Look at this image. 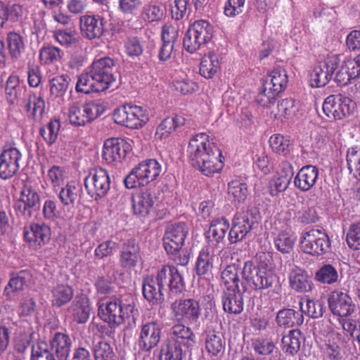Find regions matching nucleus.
<instances>
[{"mask_svg": "<svg viewBox=\"0 0 360 360\" xmlns=\"http://www.w3.org/2000/svg\"><path fill=\"white\" fill-rule=\"evenodd\" d=\"M188 153L192 165L208 177L218 174L224 167L221 150L205 133L198 134L191 139Z\"/></svg>", "mask_w": 360, "mask_h": 360, "instance_id": "obj_1", "label": "nucleus"}, {"mask_svg": "<svg viewBox=\"0 0 360 360\" xmlns=\"http://www.w3.org/2000/svg\"><path fill=\"white\" fill-rule=\"evenodd\" d=\"M115 65V60L110 57L94 60L88 71L79 76L76 91L84 94L105 91L115 80L112 74Z\"/></svg>", "mask_w": 360, "mask_h": 360, "instance_id": "obj_2", "label": "nucleus"}, {"mask_svg": "<svg viewBox=\"0 0 360 360\" xmlns=\"http://www.w3.org/2000/svg\"><path fill=\"white\" fill-rule=\"evenodd\" d=\"M98 315L111 328L127 323V328L133 329L136 327L139 313L132 297L126 302L113 297L105 303L99 304Z\"/></svg>", "mask_w": 360, "mask_h": 360, "instance_id": "obj_3", "label": "nucleus"}, {"mask_svg": "<svg viewBox=\"0 0 360 360\" xmlns=\"http://www.w3.org/2000/svg\"><path fill=\"white\" fill-rule=\"evenodd\" d=\"M242 275L241 285L244 292L269 288L276 291L281 288L277 274L263 264L255 265L252 261H247L244 263Z\"/></svg>", "mask_w": 360, "mask_h": 360, "instance_id": "obj_4", "label": "nucleus"}, {"mask_svg": "<svg viewBox=\"0 0 360 360\" xmlns=\"http://www.w3.org/2000/svg\"><path fill=\"white\" fill-rule=\"evenodd\" d=\"M300 247L303 252L313 257H320L331 252V240L324 229H311L302 231Z\"/></svg>", "mask_w": 360, "mask_h": 360, "instance_id": "obj_5", "label": "nucleus"}, {"mask_svg": "<svg viewBox=\"0 0 360 360\" xmlns=\"http://www.w3.org/2000/svg\"><path fill=\"white\" fill-rule=\"evenodd\" d=\"M259 219V212L257 207H248L235 214L232 226L229 233L231 243L241 241L252 230L257 228Z\"/></svg>", "mask_w": 360, "mask_h": 360, "instance_id": "obj_6", "label": "nucleus"}, {"mask_svg": "<svg viewBox=\"0 0 360 360\" xmlns=\"http://www.w3.org/2000/svg\"><path fill=\"white\" fill-rule=\"evenodd\" d=\"M49 360H67L70 352L72 340L65 333H56L48 344L39 340L32 345Z\"/></svg>", "mask_w": 360, "mask_h": 360, "instance_id": "obj_7", "label": "nucleus"}, {"mask_svg": "<svg viewBox=\"0 0 360 360\" xmlns=\"http://www.w3.org/2000/svg\"><path fill=\"white\" fill-rule=\"evenodd\" d=\"M105 107L100 101H89L84 103H73L69 108L68 118L75 126H84L100 116Z\"/></svg>", "mask_w": 360, "mask_h": 360, "instance_id": "obj_8", "label": "nucleus"}, {"mask_svg": "<svg viewBox=\"0 0 360 360\" xmlns=\"http://www.w3.org/2000/svg\"><path fill=\"white\" fill-rule=\"evenodd\" d=\"M171 311L174 319L188 326H198L202 310L198 301L193 298L179 299L171 304Z\"/></svg>", "mask_w": 360, "mask_h": 360, "instance_id": "obj_9", "label": "nucleus"}, {"mask_svg": "<svg viewBox=\"0 0 360 360\" xmlns=\"http://www.w3.org/2000/svg\"><path fill=\"white\" fill-rule=\"evenodd\" d=\"M340 63L338 55L328 56L324 60L316 63L309 73V82L312 88L326 86L332 79L334 72Z\"/></svg>", "mask_w": 360, "mask_h": 360, "instance_id": "obj_10", "label": "nucleus"}, {"mask_svg": "<svg viewBox=\"0 0 360 360\" xmlns=\"http://www.w3.org/2000/svg\"><path fill=\"white\" fill-rule=\"evenodd\" d=\"M114 121L130 129H139L147 122L148 117L143 108L138 105H124L115 110Z\"/></svg>", "mask_w": 360, "mask_h": 360, "instance_id": "obj_11", "label": "nucleus"}, {"mask_svg": "<svg viewBox=\"0 0 360 360\" xmlns=\"http://www.w3.org/2000/svg\"><path fill=\"white\" fill-rule=\"evenodd\" d=\"M322 108L329 119L342 120L352 112L354 103L341 94L330 95L325 99Z\"/></svg>", "mask_w": 360, "mask_h": 360, "instance_id": "obj_12", "label": "nucleus"}, {"mask_svg": "<svg viewBox=\"0 0 360 360\" xmlns=\"http://www.w3.org/2000/svg\"><path fill=\"white\" fill-rule=\"evenodd\" d=\"M154 276L165 290L167 288L172 294L180 293L184 290L183 276L174 265H163Z\"/></svg>", "mask_w": 360, "mask_h": 360, "instance_id": "obj_13", "label": "nucleus"}, {"mask_svg": "<svg viewBox=\"0 0 360 360\" xmlns=\"http://www.w3.org/2000/svg\"><path fill=\"white\" fill-rule=\"evenodd\" d=\"M165 170L155 159H148L136 165L124 180H157L163 177Z\"/></svg>", "mask_w": 360, "mask_h": 360, "instance_id": "obj_14", "label": "nucleus"}, {"mask_svg": "<svg viewBox=\"0 0 360 360\" xmlns=\"http://www.w3.org/2000/svg\"><path fill=\"white\" fill-rule=\"evenodd\" d=\"M328 305L330 312L339 317H349L356 311L352 297L345 292L335 290L328 295Z\"/></svg>", "mask_w": 360, "mask_h": 360, "instance_id": "obj_15", "label": "nucleus"}, {"mask_svg": "<svg viewBox=\"0 0 360 360\" xmlns=\"http://www.w3.org/2000/svg\"><path fill=\"white\" fill-rule=\"evenodd\" d=\"M188 234V227L184 222L169 224L163 237L164 248L167 252L180 250Z\"/></svg>", "mask_w": 360, "mask_h": 360, "instance_id": "obj_16", "label": "nucleus"}, {"mask_svg": "<svg viewBox=\"0 0 360 360\" xmlns=\"http://www.w3.org/2000/svg\"><path fill=\"white\" fill-rule=\"evenodd\" d=\"M130 150L131 146L125 139L110 138L104 142L102 157L108 164H116L120 162Z\"/></svg>", "mask_w": 360, "mask_h": 360, "instance_id": "obj_17", "label": "nucleus"}, {"mask_svg": "<svg viewBox=\"0 0 360 360\" xmlns=\"http://www.w3.org/2000/svg\"><path fill=\"white\" fill-rule=\"evenodd\" d=\"M161 327L155 321L143 323L140 328L137 345L143 352H149L159 343L161 337Z\"/></svg>", "mask_w": 360, "mask_h": 360, "instance_id": "obj_18", "label": "nucleus"}, {"mask_svg": "<svg viewBox=\"0 0 360 360\" xmlns=\"http://www.w3.org/2000/svg\"><path fill=\"white\" fill-rule=\"evenodd\" d=\"M51 231L45 223H33L29 229H25L24 238L31 248L39 250L49 243Z\"/></svg>", "mask_w": 360, "mask_h": 360, "instance_id": "obj_19", "label": "nucleus"}, {"mask_svg": "<svg viewBox=\"0 0 360 360\" xmlns=\"http://www.w3.org/2000/svg\"><path fill=\"white\" fill-rule=\"evenodd\" d=\"M106 23L100 15H84L80 17L79 26L82 36L88 39L100 38L104 33Z\"/></svg>", "mask_w": 360, "mask_h": 360, "instance_id": "obj_20", "label": "nucleus"}, {"mask_svg": "<svg viewBox=\"0 0 360 360\" xmlns=\"http://www.w3.org/2000/svg\"><path fill=\"white\" fill-rule=\"evenodd\" d=\"M22 154L16 148L4 149L0 155V178H11L18 171Z\"/></svg>", "mask_w": 360, "mask_h": 360, "instance_id": "obj_21", "label": "nucleus"}, {"mask_svg": "<svg viewBox=\"0 0 360 360\" xmlns=\"http://www.w3.org/2000/svg\"><path fill=\"white\" fill-rule=\"evenodd\" d=\"M40 200L38 193L31 188L25 186L20 192V198L15 208L25 220L29 219L33 212L39 209Z\"/></svg>", "mask_w": 360, "mask_h": 360, "instance_id": "obj_22", "label": "nucleus"}, {"mask_svg": "<svg viewBox=\"0 0 360 360\" xmlns=\"http://www.w3.org/2000/svg\"><path fill=\"white\" fill-rule=\"evenodd\" d=\"M240 288L227 287L221 296L223 309L231 314H240L244 309L243 293Z\"/></svg>", "mask_w": 360, "mask_h": 360, "instance_id": "obj_23", "label": "nucleus"}, {"mask_svg": "<svg viewBox=\"0 0 360 360\" xmlns=\"http://www.w3.org/2000/svg\"><path fill=\"white\" fill-rule=\"evenodd\" d=\"M141 248L135 238L127 240L122 245L120 254V266L131 269L141 261Z\"/></svg>", "mask_w": 360, "mask_h": 360, "instance_id": "obj_24", "label": "nucleus"}, {"mask_svg": "<svg viewBox=\"0 0 360 360\" xmlns=\"http://www.w3.org/2000/svg\"><path fill=\"white\" fill-rule=\"evenodd\" d=\"M165 290L154 276H147L142 281L143 297L152 305L162 304L165 300Z\"/></svg>", "mask_w": 360, "mask_h": 360, "instance_id": "obj_25", "label": "nucleus"}, {"mask_svg": "<svg viewBox=\"0 0 360 360\" xmlns=\"http://www.w3.org/2000/svg\"><path fill=\"white\" fill-rule=\"evenodd\" d=\"M167 341L188 348L195 345V335L189 326L178 322L169 329Z\"/></svg>", "mask_w": 360, "mask_h": 360, "instance_id": "obj_26", "label": "nucleus"}, {"mask_svg": "<svg viewBox=\"0 0 360 360\" xmlns=\"http://www.w3.org/2000/svg\"><path fill=\"white\" fill-rule=\"evenodd\" d=\"M276 323L283 328H295L304 323V316L300 311L291 308L280 309L276 316Z\"/></svg>", "mask_w": 360, "mask_h": 360, "instance_id": "obj_27", "label": "nucleus"}, {"mask_svg": "<svg viewBox=\"0 0 360 360\" xmlns=\"http://www.w3.org/2000/svg\"><path fill=\"white\" fill-rule=\"evenodd\" d=\"M352 342L349 336L337 333L335 338L329 339L326 344L325 356L328 360H342V347L345 344Z\"/></svg>", "mask_w": 360, "mask_h": 360, "instance_id": "obj_28", "label": "nucleus"}, {"mask_svg": "<svg viewBox=\"0 0 360 360\" xmlns=\"http://www.w3.org/2000/svg\"><path fill=\"white\" fill-rule=\"evenodd\" d=\"M269 90L273 89L279 95L285 89L288 84V76L285 69L277 68L274 69L264 79Z\"/></svg>", "mask_w": 360, "mask_h": 360, "instance_id": "obj_29", "label": "nucleus"}, {"mask_svg": "<svg viewBox=\"0 0 360 360\" xmlns=\"http://www.w3.org/2000/svg\"><path fill=\"white\" fill-rule=\"evenodd\" d=\"M154 200L150 193L141 192L132 198V209L135 215L147 217L153 208Z\"/></svg>", "mask_w": 360, "mask_h": 360, "instance_id": "obj_30", "label": "nucleus"}, {"mask_svg": "<svg viewBox=\"0 0 360 360\" xmlns=\"http://www.w3.org/2000/svg\"><path fill=\"white\" fill-rule=\"evenodd\" d=\"M229 228V223L224 217L214 219L206 233V237L213 245H217L224 239Z\"/></svg>", "mask_w": 360, "mask_h": 360, "instance_id": "obj_31", "label": "nucleus"}, {"mask_svg": "<svg viewBox=\"0 0 360 360\" xmlns=\"http://www.w3.org/2000/svg\"><path fill=\"white\" fill-rule=\"evenodd\" d=\"M288 277L292 289L300 292L311 290V283L304 270L295 266L290 270Z\"/></svg>", "mask_w": 360, "mask_h": 360, "instance_id": "obj_32", "label": "nucleus"}, {"mask_svg": "<svg viewBox=\"0 0 360 360\" xmlns=\"http://www.w3.org/2000/svg\"><path fill=\"white\" fill-rule=\"evenodd\" d=\"M89 300L86 297H75L68 311L78 323H86L90 314Z\"/></svg>", "mask_w": 360, "mask_h": 360, "instance_id": "obj_33", "label": "nucleus"}, {"mask_svg": "<svg viewBox=\"0 0 360 360\" xmlns=\"http://www.w3.org/2000/svg\"><path fill=\"white\" fill-rule=\"evenodd\" d=\"M23 15V8L18 4H6L0 2V27H4L8 21H19Z\"/></svg>", "mask_w": 360, "mask_h": 360, "instance_id": "obj_34", "label": "nucleus"}, {"mask_svg": "<svg viewBox=\"0 0 360 360\" xmlns=\"http://www.w3.org/2000/svg\"><path fill=\"white\" fill-rule=\"evenodd\" d=\"M219 69L220 62L217 53L210 52L202 58L199 71L203 77L213 78Z\"/></svg>", "mask_w": 360, "mask_h": 360, "instance_id": "obj_35", "label": "nucleus"}, {"mask_svg": "<svg viewBox=\"0 0 360 360\" xmlns=\"http://www.w3.org/2000/svg\"><path fill=\"white\" fill-rule=\"evenodd\" d=\"M303 339L302 333L298 329H293L288 332L282 338L283 349L288 354L295 356L300 349L302 340Z\"/></svg>", "mask_w": 360, "mask_h": 360, "instance_id": "obj_36", "label": "nucleus"}, {"mask_svg": "<svg viewBox=\"0 0 360 360\" xmlns=\"http://www.w3.org/2000/svg\"><path fill=\"white\" fill-rule=\"evenodd\" d=\"M297 236L292 231H282L279 232L274 240L276 250L283 254H289L293 251Z\"/></svg>", "mask_w": 360, "mask_h": 360, "instance_id": "obj_37", "label": "nucleus"}, {"mask_svg": "<svg viewBox=\"0 0 360 360\" xmlns=\"http://www.w3.org/2000/svg\"><path fill=\"white\" fill-rule=\"evenodd\" d=\"M252 347L257 355H271L270 360H276L281 356L280 352L276 351L274 352L276 349V345L272 340L269 339L259 338L254 339L252 342Z\"/></svg>", "mask_w": 360, "mask_h": 360, "instance_id": "obj_38", "label": "nucleus"}, {"mask_svg": "<svg viewBox=\"0 0 360 360\" xmlns=\"http://www.w3.org/2000/svg\"><path fill=\"white\" fill-rule=\"evenodd\" d=\"M214 257V255L210 252L207 247L203 248L200 251L195 265L197 275L204 276L211 271L213 267Z\"/></svg>", "mask_w": 360, "mask_h": 360, "instance_id": "obj_39", "label": "nucleus"}, {"mask_svg": "<svg viewBox=\"0 0 360 360\" xmlns=\"http://www.w3.org/2000/svg\"><path fill=\"white\" fill-rule=\"evenodd\" d=\"M184 124V118L180 116L164 119L157 128L155 138L163 140L168 137L177 127Z\"/></svg>", "mask_w": 360, "mask_h": 360, "instance_id": "obj_40", "label": "nucleus"}, {"mask_svg": "<svg viewBox=\"0 0 360 360\" xmlns=\"http://www.w3.org/2000/svg\"><path fill=\"white\" fill-rule=\"evenodd\" d=\"M314 279L321 284L333 285L339 281L338 271L332 264H323L315 273Z\"/></svg>", "mask_w": 360, "mask_h": 360, "instance_id": "obj_41", "label": "nucleus"}, {"mask_svg": "<svg viewBox=\"0 0 360 360\" xmlns=\"http://www.w3.org/2000/svg\"><path fill=\"white\" fill-rule=\"evenodd\" d=\"M300 312L313 319H319L323 315L324 304L319 300L301 298L299 301Z\"/></svg>", "mask_w": 360, "mask_h": 360, "instance_id": "obj_42", "label": "nucleus"}, {"mask_svg": "<svg viewBox=\"0 0 360 360\" xmlns=\"http://www.w3.org/2000/svg\"><path fill=\"white\" fill-rule=\"evenodd\" d=\"M30 274L25 271H20L16 276L11 278L5 287L4 294L10 300L12 299L13 293L24 290L27 285Z\"/></svg>", "mask_w": 360, "mask_h": 360, "instance_id": "obj_43", "label": "nucleus"}, {"mask_svg": "<svg viewBox=\"0 0 360 360\" xmlns=\"http://www.w3.org/2000/svg\"><path fill=\"white\" fill-rule=\"evenodd\" d=\"M277 111H273L275 118L283 121L295 115L298 110L297 103L292 98H285L278 103Z\"/></svg>", "mask_w": 360, "mask_h": 360, "instance_id": "obj_44", "label": "nucleus"}, {"mask_svg": "<svg viewBox=\"0 0 360 360\" xmlns=\"http://www.w3.org/2000/svg\"><path fill=\"white\" fill-rule=\"evenodd\" d=\"M25 92V87L20 84V79L18 76L11 75L6 86V95L8 101L10 103L14 102Z\"/></svg>", "mask_w": 360, "mask_h": 360, "instance_id": "obj_45", "label": "nucleus"}, {"mask_svg": "<svg viewBox=\"0 0 360 360\" xmlns=\"http://www.w3.org/2000/svg\"><path fill=\"white\" fill-rule=\"evenodd\" d=\"M73 290L68 285H58L52 290V303L53 306L60 307L71 300Z\"/></svg>", "mask_w": 360, "mask_h": 360, "instance_id": "obj_46", "label": "nucleus"}, {"mask_svg": "<svg viewBox=\"0 0 360 360\" xmlns=\"http://www.w3.org/2000/svg\"><path fill=\"white\" fill-rule=\"evenodd\" d=\"M9 53L13 59H18L25 49L23 38L18 33L11 32L7 35Z\"/></svg>", "mask_w": 360, "mask_h": 360, "instance_id": "obj_47", "label": "nucleus"}, {"mask_svg": "<svg viewBox=\"0 0 360 360\" xmlns=\"http://www.w3.org/2000/svg\"><path fill=\"white\" fill-rule=\"evenodd\" d=\"M195 34L205 44L211 40L213 36V26L207 20H200L195 21L190 27Z\"/></svg>", "mask_w": 360, "mask_h": 360, "instance_id": "obj_48", "label": "nucleus"}, {"mask_svg": "<svg viewBox=\"0 0 360 360\" xmlns=\"http://www.w3.org/2000/svg\"><path fill=\"white\" fill-rule=\"evenodd\" d=\"M240 271L239 265L237 264H229L221 271V278L227 287L231 288H240V281L238 273Z\"/></svg>", "mask_w": 360, "mask_h": 360, "instance_id": "obj_49", "label": "nucleus"}, {"mask_svg": "<svg viewBox=\"0 0 360 360\" xmlns=\"http://www.w3.org/2000/svg\"><path fill=\"white\" fill-rule=\"evenodd\" d=\"M60 128V121L56 119L51 120L40 128L39 134L46 143L51 146L56 141Z\"/></svg>", "mask_w": 360, "mask_h": 360, "instance_id": "obj_50", "label": "nucleus"}, {"mask_svg": "<svg viewBox=\"0 0 360 360\" xmlns=\"http://www.w3.org/2000/svg\"><path fill=\"white\" fill-rule=\"evenodd\" d=\"M160 359V360H182V347L167 340L162 346Z\"/></svg>", "mask_w": 360, "mask_h": 360, "instance_id": "obj_51", "label": "nucleus"}, {"mask_svg": "<svg viewBox=\"0 0 360 360\" xmlns=\"http://www.w3.org/2000/svg\"><path fill=\"white\" fill-rule=\"evenodd\" d=\"M63 51L58 47L48 46L42 47L39 51V59L43 65L55 64L60 60Z\"/></svg>", "mask_w": 360, "mask_h": 360, "instance_id": "obj_52", "label": "nucleus"}, {"mask_svg": "<svg viewBox=\"0 0 360 360\" xmlns=\"http://www.w3.org/2000/svg\"><path fill=\"white\" fill-rule=\"evenodd\" d=\"M165 13L164 6L158 4H149L146 5L142 10V18L148 22L160 20Z\"/></svg>", "mask_w": 360, "mask_h": 360, "instance_id": "obj_53", "label": "nucleus"}, {"mask_svg": "<svg viewBox=\"0 0 360 360\" xmlns=\"http://www.w3.org/2000/svg\"><path fill=\"white\" fill-rule=\"evenodd\" d=\"M269 144L274 152L286 156L290 153V141L288 137L276 134L269 139Z\"/></svg>", "mask_w": 360, "mask_h": 360, "instance_id": "obj_54", "label": "nucleus"}, {"mask_svg": "<svg viewBox=\"0 0 360 360\" xmlns=\"http://www.w3.org/2000/svg\"><path fill=\"white\" fill-rule=\"evenodd\" d=\"M25 108L29 117L39 118L44 111L45 102L41 97L31 95L25 105Z\"/></svg>", "mask_w": 360, "mask_h": 360, "instance_id": "obj_55", "label": "nucleus"}, {"mask_svg": "<svg viewBox=\"0 0 360 360\" xmlns=\"http://www.w3.org/2000/svg\"><path fill=\"white\" fill-rule=\"evenodd\" d=\"M79 183V181H68L66 187L60 191L59 197L65 205H69L75 200L82 187Z\"/></svg>", "mask_w": 360, "mask_h": 360, "instance_id": "obj_56", "label": "nucleus"}, {"mask_svg": "<svg viewBox=\"0 0 360 360\" xmlns=\"http://www.w3.org/2000/svg\"><path fill=\"white\" fill-rule=\"evenodd\" d=\"M205 346L210 354L217 355L224 350L225 341L221 335L212 332L207 335L205 341Z\"/></svg>", "mask_w": 360, "mask_h": 360, "instance_id": "obj_57", "label": "nucleus"}, {"mask_svg": "<svg viewBox=\"0 0 360 360\" xmlns=\"http://www.w3.org/2000/svg\"><path fill=\"white\" fill-rule=\"evenodd\" d=\"M51 95L55 98H60L65 95L68 86V81L64 75H58L49 81Z\"/></svg>", "mask_w": 360, "mask_h": 360, "instance_id": "obj_58", "label": "nucleus"}, {"mask_svg": "<svg viewBox=\"0 0 360 360\" xmlns=\"http://www.w3.org/2000/svg\"><path fill=\"white\" fill-rule=\"evenodd\" d=\"M347 162L348 169L355 178H360V148H350L347 150Z\"/></svg>", "mask_w": 360, "mask_h": 360, "instance_id": "obj_59", "label": "nucleus"}, {"mask_svg": "<svg viewBox=\"0 0 360 360\" xmlns=\"http://www.w3.org/2000/svg\"><path fill=\"white\" fill-rule=\"evenodd\" d=\"M173 85L176 91L182 94H189L198 90V84L186 75L179 76L174 80Z\"/></svg>", "mask_w": 360, "mask_h": 360, "instance_id": "obj_60", "label": "nucleus"}, {"mask_svg": "<svg viewBox=\"0 0 360 360\" xmlns=\"http://www.w3.org/2000/svg\"><path fill=\"white\" fill-rule=\"evenodd\" d=\"M346 242L353 250H360V221L353 223L348 229Z\"/></svg>", "mask_w": 360, "mask_h": 360, "instance_id": "obj_61", "label": "nucleus"}, {"mask_svg": "<svg viewBox=\"0 0 360 360\" xmlns=\"http://www.w3.org/2000/svg\"><path fill=\"white\" fill-rule=\"evenodd\" d=\"M183 46L186 51L193 53L204 46V44L201 42V40L195 34L194 31L189 27L185 34Z\"/></svg>", "mask_w": 360, "mask_h": 360, "instance_id": "obj_62", "label": "nucleus"}, {"mask_svg": "<svg viewBox=\"0 0 360 360\" xmlns=\"http://www.w3.org/2000/svg\"><path fill=\"white\" fill-rule=\"evenodd\" d=\"M267 89V86L263 83L262 88L256 97L257 103L263 107H269L271 104L274 103L280 96L273 89L269 90Z\"/></svg>", "mask_w": 360, "mask_h": 360, "instance_id": "obj_63", "label": "nucleus"}, {"mask_svg": "<svg viewBox=\"0 0 360 360\" xmlns=\"http://www.w3.org/2000/svg\"><path fill=\"white\" fill-rule=\"evenodd\" d=\"M93 351L95 360H110L113 356L112 349L106 342L99 341L95 343Z\"/></svg>", "mask_w": 360, "mask_h": 360, "instance_id": "obj_64", "label": "nucleus"}]
</instances>
